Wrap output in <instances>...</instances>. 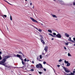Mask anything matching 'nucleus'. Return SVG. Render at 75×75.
Returning <instances> with one entry per match:
<instances>
[{
	"label": "nucleus",
	"instance_id": "1",
	"mask_svg": "<svg viewBox=\"0 0 75 75\" xmlns=\"http://www.w3.org/2000/svg\"><path fill=\"white\" fill-rule=\"evenodd\" d=\"M36 67L37 68H40V69L43 68L42 64L40 63H39L38 64H37Z\"/></svg>",
	"mask_w": 75,
	"mask_h": 75
},
{
	"label": "nucleus",
	"instance_id": "2",
	"mask_svg": "<svg viewBox=\"0 0 75 75\" xmlns=\"http://www.w3.org/2000/svg\"><path fill=\"white\" fill-rule=\"evenodd\" d=\"M6 59H4L2 60L0 62V64L1 65H5V64H4V62H6Z\"/></svg>",
	"mask_w": 75,
	"mask_h": 75
},
{
	"label": "nucleus",
	"instance_id": "3",
	"mask_svg": "<svg viewBox=\"0 0 75 75\" xmlns=\"http://www.w3.org/2000/svg\"><path fill=\"white\" fill-rule=\"evenodd\" d=\"M64 69L66 73H69V72H70V70H69L67 68H64Z\"/></svg>",
	"mask_w": 75,
	"mask_h": 75
},
{
	"label": "nucleus",
	"instance_id": "4",
	"mask_svg": "<svg viewBox=\"0 0 75 75\" xmlns=\"http://www.w3.org/2000/svg\"><path fill=\"white\" fill-rule=\"evenodd\" d=\"M56 37H57V38H61V37H62V36H61V34L59 33L56 35Z\"/></svg>",
	"mask_w": 75,
	"mask_h": 75
},
{
	"label": "nucleus",
	"instance_id": "5",
	"mask_svg": "<svg viewBox=\"0 0 75 75\" xmlns=\"http://www.w3.org/2000/svg\"><path fill=\"white\" fill-rule=\"evenodd\" d=\"M30 18L31 20L32 21H33V22H35V23H38V22L37 20H35L32 17H30Z\"/></svg>",
	"mask_w": 75,
	"mask_h": 75
},
{
	"label": "nucleus",
	"instance_id": "6",
	"mask_svg": "<svg viewBox=\"0 0 75 75\" xmlns=\"http://www.w3.org/2000/svg\"><path fill=\"white\" fill-rule=\"evenodd\" d=\"M75 71H73V73L71 72L70 74H68L67 75H75Z\"/></svg>",
	"mask_w": 75,
	"mask_h": 75
},
{
	"label": "nucleus",
	"instance_id": "7",
	"mask_svg": "<svg viewBox=\"0 0 75 75\" xmlns=\"http://www.w3.org/2000/svg\"><path fill=\"white\" fill-rule=\"evenodd\" d=\"M44 50H45V52H47V50H48V46H46L44 48Z\"/></svg>",
	"mask_w": 75,
	"mask_h": 75
},
{
	"label": "nucleus",
	"instance_id": "8",
	"mask_svg": "<svg viewBox=\"0 0 75 75\" xmlns=\"http://www.w3.org/2000/svg\"><path fill=\"white\" fill-rule=\"evenodd\" d=\"M51 15L53 18H57V16L55 15L51 14Z\"/></svg>",
	"mask_w": 75,
	"mask_h": 75
},
{
	"label": "nucleus",
	"instance_id": "9",
	"mask_svg": "<svg viewBox=\"0 0 75 75\" xmlns=\"http://www.w3.org/2000/svg\"><path fill=\"white\" fill-rule=\"evenodd\" d=\"M60 3L62 5H65V4L63 1L61 2H60Z\"/></svg>",
	"mask_w": 75,
	"mask_h": 75
},
{
	"label": "nucleus",
	"instance_id": "10",
	"mask_svg": "<svg viewBox=\"0 0 75 75\" xmlns=\"http://www.w3.org/2000/svg\"><path fill=\"white\" fill-rule=\"evenodd\" d=\"M65 35L67 37H69V35L67 33H65Z\"/></svg>",
	"mask_w": 75,
	"mask_h": 75
},
{
	"label": "nucleus",
	"instance_id": "11",
	"mask_svg": "<svg viewBox=\"0 0 75 75\" xmlns=\"http://www.w3.org/2000/svg\"><path fill=\"white\" fill-rule=\"evenodd\" d=\"M18 54H22L23 56H24V54L22 53V52H21L19 51L18 52Z\"/></svg>",
	"mask_w": 75,
	"mask_h": 75
},
{
	"label": "nucleus",
	"instance_id": "12",
	"mask_svg": "<svg viewBox=\"0 0 75 75\" xmlns=\"http://www.w3.org/2000/svg\"><path fill=\"white\" fill-rule=\"evenodd\" d=\"M10 56H6L5 57V59H8V58H10Z\"/></svg>",
	"mask_w": 75,
	"mask_h": 75
},
{
	"label": "nucleus",
	"instance_id": "13",
	"mask_svg": "<svg viewBox=\"0 0 75 75\" xmlns=\"http://www.w3.org/2000/svg\"><path fill=\"white\" fill-rule=\"evenodd\" d=\"M36 29L38 30L39 32H42V30L40 29H38L37 28H36Z\"/></svg>",
	"mask_w": 75,
	"mask_h": 75
},
{
	"label": "nucleus",
	"instance_id": "14",
	"mask_svg": "<svg viewBox=\"0 0 75 75\" xmlns=\"http://www.w3.org/2000/svg\"><path fill=\"white\" fill-rule=\"evenodd\" d=\"M41 42H42V43H43V44H45V42H44V40L41 39Z\"/></svg>",
	"mask_w": 75,
	"mask_h": 75
},
{
	"label": "nucleus",
	"instance_id": "15",
	"mask_svg": "<svg viewBox=\"0 0 75 75\" xmlns=\"http://www.w3.org/2000/svg\"><path fill=\"white\" fill-rule=\"evenodd\" d=\"M16 56L17 57H18V58H20V57H21V56L18 54H17Z\"/></svg>",
	"mask_w": 75,
	"mask_h": 75
},
{
	"label": "nucleus",
	"instance_id": "16",
	"mask_svg": "<svg viewBox=\"0 0 75 75\" xmlns=\"http://www.w3.org/2000/svg\"><path fill=\"white\" fill-rule=\"evenodd\" d=\"M48 31L49 32V33H52V30H48Z\"/></svg>",
	"mask_w": 75,
	"mask_h": 75
},
{
	"label": "nucleus",
	"instance_id": "17",
	"mask_svg": "<svg viewBox=\"0 0 75 75\" xmlns=\"http://www.w3.org/2000/svg\"><path fill=\"white\" fill-rule=\"evenodd\" d=\"M71 65V64L70 63H68L67 64V67H69V66H70V65Z\"/></svg>",
	"mask_w": 75,
	"mask_h": 75
},
{
	"label": "nucleus",
	"instance_id": "18",
	"mask_svg": "<svg viewBox=\"0 0 75 75\" xmlns=\"http://www.w3.org/2000/svg\"><path fill=\"white\" fill-rule=\"evenodd\" d=\"M69 63V62H68V61H66V60L64 61V63L65 64H67Z\"/></svg>",
	"mask_w": 75,
	"mask_h": 75
},
{
	"label": "nucleus",
	"instance_id": "19",
	"mask_svg": "<svg viewBox=\"0 0 75 75\" xmlns=\"http://www.w3.org/2000/svg\"><path fill=\"white\" fill-rule=\"evenodd\" d=\"M68 57H71V56H72L71 55V54H70V53H68Z\"/></svg>",
	"mask_w": 75,
	"mask_h": 75
},
{
	"label": "nucleus",
	"instance_id": "20",
	"mask_svg": "<svg viewBox=\"0 0 75 75\" xmlns=\"http://www.w3.org/2000/svg\"><path fill=\"white\" fill-rule=\"evenodd\" d=\"M68 40L69 41H71L72 40H71V37L69 38V39H68Z\"/></svg>",
	"mask_w": 75,
	"mask_h": 75
},
{
	"label": "nucleus",
	"instance_id": "21",
	"mask_svg": "<svg viewBox=\"0 0 75 75\" xmlns=\"http://www.w3.org/2000/svg\"><path fill=\"white\" fill-rule=\"evenodd\" d=\"M22 63L23 65H25V63H24V62L23 61H22Z\"/></svg>",
	"mask_w": 75,
	"mask_h": 75
},
{
	"label": "nucleus",
	"instance_id": "22",
	"mask_svg": "<svg viewBox=\"0 0 75 75\" xmlns=\"http://www.w3.org/2000/svg\"><path fill=\"white\" fill-rule=\"evenodd\" d=\"M6 1V2H7V3H8V4H10V5H11L12 6V4H10L9 3H8V2L7 1Z\"/></svg>",
	"mask_w": 75,
	"mask_h": 75
},
{
	"label": "nucleus",
	"instance_id": "23",
	"mask_svg": "<svg viewBox=\"0 0 75 75\" xmlns=\"http://www.w3.org/2000/svg\"><path fill=\"white\" fill-rule=\"evenodd\" d=\"M40 59H42V55H40Z\"/></svg>",
	"mask_w": 75,
	"mask_h": 75
},
{
	"label": "nucleus",
	"instance_id": "24",
	"mask_svg": "<svg viewBox=\"0 0 75 75\" xmlns=\"http://www.w3.org/2000/svg\"><path fill=\"white\" fill-rule=\"evenodd\" d=\"M53 34L54 35H56H56H56V33H53Z\"/></svg>",
	"mask_w": 75,
	"mask_h": 75
},
{
	"label": "nucleus",
	"instance_id": "25",
	"mask_svg": "<svg viewBox=\"0 0 75 75\" xmlns=\"http://www.w3.org/2000/svg\"><path fill=\"white\" fill-rule=\"evenodd\" d=\"M70 42H73V43H75V42H74V40H71Z\"/></svg>",
	"mask_w": 75,
	"mask_h": 75
},
{
	"label": "nucleus",
	"instance_id": "26",
	"mask_svg": "<svg viewBox=\"0 0 75 75\" xmlns=\"http://www.w3.org/2000/svg\"><path fill=\"white\" fill-rule=\"evenodd\" d=\"M48 34H49V35H51V36H52V34H51V33H49Z\"/></svg>",
	"mask_w": 75,
	"mask_h": 75
},
{
	"label": "nucleus",
	"instance_id": "27",
	"mask_svg": "<svg viewBox=\"0 0 75 75\" xmlns=\"http://www.w3.org/2000/svg\"><path fill=\"white\" fill-rule=\"evenodd\" d=\"M10 20H12V17H11V16H10Z\"/></svg>",
	"mask_w": 75,
	"mask_h": 75
},
{
	"label": "nucleus",
	"instance_id": "28",
	"mask_svg": "<svg viewBox=\"0 0 75 75\" xmlns=\"http://www.w3.org/2000/svg\"><path fill=\"white\" fill-rule=\"evenodd\" d=\"M62 61V60L61 59H60L59 60V62H61Z\"/></svg>",
	"mask_w": 75,
	"mask_h": 75
},
{
	"label": "nucleus",
	"instance_id": "29",
	"mask_svg": "<svg viewBox=\"0 0 75 75\" xmlns=\"http://www.w3.org/2000/svg\"><path fill=\"white\" fill-rule=\"evenodd\" d=\"M43 64H46V62L45 61L43 62Z\"/></svg>",
	"mask_w": 75,
	"mask_h": 75
},
{
	"label": "nucleus",
	"instance_id": "30",
	"mask_svg": "<svg viewBox=\"0 0 75 75\" xmlns=\"http://www.w3.org/2000/svg\"><path fill=\"white\" fill-rule=\"evenodd\" d=\"M24 61L25 62H27V59H26V58L25 59H24Z\"/></svg>",
	"mask_w": 75,
	"mask_h": 75
},
{
	"label": "nucleus",
	"instance_id": "31",
	"mask_svg": "<svg viewBox=\"0 0 75 75\" xmlns=\"http://www.w3.org/2000/svg\"><path fill=\"white\" fill-rule=\"evenodd\" d=\"M38 72H39V74H42V73L41 72L38 71Z\"/></svg>",
	"mask_w": 75,
	"mask_h": 75
},
{
	"label": "nucleus",
	"instance_id": "32",
	"mask_svg": "<svg viewBox=\"0 0 75 75\" xmlns=\"http://www.w3.org/2000/svg\"><path fill=\"white\" fill-rule=\"evenodd\" d=\"M2 58H1V57L0 55V60H1Z\"/></svg>",
	"mask_w": 75,
	"mask_h": 75
},
{
	"label": "nucleus",
	"instance_id": "33",
	"mask_svg": "<svg viewBox=\"0 0 75 75\" xmlns=\"http://www.w3.org/2000/svg\"><path fill=\"white\" fill-rule=\"evenodd\" d=\"M3 16H4V17H7V16L6 15H4Z\"/></svg>",
	"mask_w": 75,
	"mask_h": 75
},
{
	"label": "nucleus",
	"instance_id": "34",
	"mask_svg": "<svg viewBox=\"0 0 75 75\" xmlns=\"http://www.w3.org/2000/svg\"><path fill=\"white\" fill-rule=\"evenodd\" d=\"M65 44L66 45H68V43H65Z\"/></svg>",
	"mask_w": 75,
	"mask_h": 75
},
{
	"label": "nucleus",
	"instance_id": "35",
	"mask_svg": "<svg viewBox=\"0 0 75 75\" xmlns=\"http://www.w3.org/2000/svg\"><path fill=\"white\" fill-rule=\"evenodd\" d=\"M64 49L65 50H67V48H66V47H64Z\"/></svg>",
	"mask_w": 75,
	"mask_h": 75
},
{
	"label": "nucleus",
	"instance_id": "36",
	"mask_svg": "<svg viewBox=\"0 0 75 75\" xmlns=\"http://www.w3.org/2000/svg\"><path fill=\"white\" fill-rule=\"evenodd\" d=\"M73 3L74 6H75V2H73Z\"/></svg>",
	"mask_w": 75,
	"mask_h": 75
},
{
	"label": "nucleus",
	"instance_id": "37",
	"mask_svg": "<svg viewBox=\"0 0 75 75\" xmlns=\"http://www.w3.org/2000/svg\"><path fill=\"white\" fill-rule=\"evenodd\" d=\"M34 70L33 69H32L31 70V71H34Z\"/></svg>",
	"mask_w": 75,
	"mask_h": 75
},
{
	"label": "nucleus",
	"instance_id": "38",
	"mask_svg": "<svg viewBox=\"0 0 75 75\" xmlns=\"http://www.w3.org/2000/svg\"><path fill=\"white\" fill-rule=\"evenodd\" d=\"M59 1H60V2H62V0H59Z\"/></svg>",
	"mask_w": 75,
	"mask_h": 75
},
{
	"label": "nucleus",
	"instance_id": "39",
	"mask_svg": "<svg viewBox=\"0 0 75 75\" xmlns=\"http://www.w3.org/2000/svg\"><path fill=\"white\" fill-rule=\"evenodd\" d=\"M37 60H38L39 59V58H38V57H37Z\"/></svg>",
	"mask_w": 75,
	"mask_h": 75
},
{
	"label": "nucleus",
	"instance_id": "40",
	"mask_svg": "<svg viewBox=\"0 0 75 75\" xmlns=\"http://www.w3.org/2000/svg\"><path fill=\"white\" fill-rule=\"evenodd\" d=\"M73 40H74V41H75V38H73Z\"/></svg>",
	"mask_w": 75,
	"mask_h": 75
},
{
	"label": "nucleus",
	"instance_id": "41",
	"mask_svg": "<svg viewBox=\"0 0 75 75\" xmlns=\"http://www.w3.org/2000/svg\"><path fill=\"white\" fill-rule=\"evenodd\" d=\"M57 67H60V65H57Z\"/></svg>",
	"mask_w": 75,
	"mask_h": 75
},
{
	"label": "nucleus",
	"instance_id": "42",
	"mask_svg": "<svg viewBox=\"0 0 75 75\" xmlns=\"http://www.w3.org/2000/svg\"><path fill=\"white\" fill-rule=\"evenodd\" d=\"M43 69L44 71H46V69Z\"/></svg>",
	"mask_w": 75,
	"mask_h": 75
},
{
	"label": "nucleus",
	"instance_id": "43",
	"mask_svg": "<svg viewBox=\"0 0 75 75\" xmlns=\"http://www.w3.org/2000/svg\"><path fill=\"white\" fill-rule=\"evenodd\" d=\"M30 5L31 6H32V3H30Z\"/></svg>",
	"mask_w": 75,
	"mask_h": 75
},
{
	"label": "nucleus",
	"instance_id": "44",
	"mask_svg": "<svg viewBox=\"0 0 75 75\" xmlns=\"http://www.w3.org/2000/svg\"><path fill=\"white\" fill-rule=\"evenodd\" d=\"M38 61H41V60H40V59Z\"/></svg>",
	"mask_w": 75,
	"mask_h": 75
},
{
	"label": "nucleus",
	"instance_id": "45",
	"mask_svg": "<svg viewBox=\"0 0 75 75\" xmlns=\"http://www.w3.org/2000/svg\"><path fill=\"white\" fill-rule=\"evenodd\" d=\"M32 63H33V64H34V61H32Z\"/></svg>",
	"mask_w": 75,
	"mask_h": 75
},
{
	"label": "nucleus",
	"instance_id": "46",
	"mask_svg": "<svg viewBox=\"0 0 75 75\" xmlns=\"http://www.w3.org/2000/svg\"><path fill=\"white\" fill-rule=\"evenodd\" d=\"M55 20H57V21H58V19H55Z\"/></svg>",
	"mask_w": 75,
	"mask_h": 75
},
{
	"label": "nucleus",
	"instance_id": "47",
	"mask_svg": "<svg viewBox=\"0 0 75 75\" xmlns=\"http://www.w3.org/2000/svg\"><path fill=\"white\" fill-rule=\"evenodd\" d=\"M52 37H55L54 36V35H52Z\"/></svg>",
	"mask_w": 75,
	"mask_h": 75
},
{
	"label": "nucleus",
	"instance_id": "48",
	"mask_svg": "<svg viewBox=\"0 0 75 75\" xmlns=\"http://www.w3.org/2000/svg\"><path fill=\"white\" fill-rule=\"evenodd\" d=\"M52 40H54V38H52Z\"/></svg>",
	"mask_w": 75,
	"mask_h": 75
},
{
	"label": "nucleus",
	"instance_id": "49",
	"mask_svg": "<svg viewBox=\"0 0 75 75\" xmlns=\"http://www.w3.org/2000/svg\"><path fill=\"white\" fill-rule=\"evenodd\" d=\"M1 53H2L1 52H0V54H1Z\"/></svg>",
	"mask_w": 75,
	"mask_h": 75
},
{
	"label": "nucleus",
	"instance_id": "50",
	"mask_svg": "<svg viewBox=\"0 0 75 75\" xmlns=\"http://www.w3.org/2000/svg\"><path fill=\"white\" fill-rule=\"evenodd\" d=\"M34 6H33V7H32V8H34Z\"/></svg>",
	"mask_w": 75,
	"mask_h": 75
},
{
	"label": "nucleus",
	"instance_id": "51",
	"mask_svg": "<svg viewBox=\"0 0 75 75\" xmlns=\"http://www.w3.org/2000/svg\"><path fill=\"white\" fill-rule=\"evenodd\" d=\"M27 61H28H28H29V59H28V60H27Z\"/></svg>",
	"mask_w": 75,
	"mask_h": 75
},
{
	"label": "nucleus",
	"instance_id": "52",
	"mask_svg": "<svg viewBox=\"0 0 75 75\" xmlns=\"http://www.w3.org/2000/svg\"><path fill=\"white\" fill-rule=\"evenodd\" d=\"M20 59H21V60L22 61H23V60H22L21 59V58H20Z\"/></svg>",
	"mask_w": 75,
	"mask_h": 75
},
{
	"label": "nucleus",
	"instance_id": "53",
	"mask_svg": "<svg viewBox=\"0 0 75 75\" xmlns=\"http://www.w3.org/2000/svg\"><path fill=\"white\" fill-rule=\"evenodd\" d=\"M41 24L42 25H43V24H42V23H41Z\"/></svg>",
	"mask_w": 75,
	"mask_h": 75
},
{
	"label": "nucleus",
	"instance_id": "54",
	"mask_svg": "<svg viewBox=\"0 0 75 75\" xmlns=\"http://www.w3.org/2000/svg\"><path fill=\"white\" fill-rule=\"evenodd\" d=\"M2 17H3L4 18V16H2Z\"/></svg>",
	"mask_w": 75,
	"mask_h": 75
},
{
	"label": "nucleus",
	"instance_id": "55",
	"mask_svg": "<svg viewBox=\"0 0 75 75\" xmlns=\"http://www.w3.org/2000/svg\"><path fill=\"white\" fill-rule=\"evenodd\" d=\"M53 1H55V0H53Z\"/></svg>",
	"mask_w": 75,
	"mask_h": 75
},
{
	"label": "nucleus",
	"instance_id": "56",
	"mask_svg": "<svg viewBox=\"0 0 75 75\" xmlns=\"http://www.w3.org/2000/svg\"><path fill=\"white\" fill-rule=\"evenodd\" d=\"M46 57H48V56L46 55Z\"/></svg>",
	"mask_w": 75,
	"mask_h": 75
},
{
	"label": "nucleus",
	"instance_id": "57",
	"mask_svg": "<svg viewBox=\"0 0 75 75\" xmlns=\"http://www.w3.org/2000/svg\"><path fill=\"white\" fill-rule=\"evenodd\" d=\"M25 1H27V0H25Z\"/></svg>",
	"mask_w": 75,
	"mask_h": 75
},
{
	"label": "nucleus",
	"instance_id": "58",
	"mask_svg": "<svg viewBox=\"0 0 75 75\" xmlns=\"http://www.w3.org/2000/svg\"><path fill=\"white\" fill-rule=\"evenodd\" d=\"M69 43H70V44H71V42H69Z\"/></svg>",
	"mask_w": 75,
	"mask_h": 75
},
{
	"label": "nucleus",
	"instance_id": "59",
	"mask_svg": "<svg viewBox=\"0 0 75 75\" xmlns=\"http://www.w3.org/2000/svg\"><path fill=\"white\" fill-rule=\"evenodd\" d=\"M54 72H55V71L54 70Z\"/></svg>",
	"mask_w": 75,
	"mask_h": 75
},
{
	"label": "nucleus",
	"instance_id": "60",
	"mask_svg": "<svg viewBox=\"0 0 75 75\" xmlns=\"http://www.w3.org/2000/svg\"><path fill=\"white\" fill-rule=\"evenodd\" d=\"M29 75H31V74H29Z\"/></svg>",
	"mask_w": 75,
	"mask_h": 75
},
{
	"label": "nucleus",
	"instance_id": "61",
	"mask_svg": "<svg viewBox=\"0 0 75 75\" xmlns=\"http://www.w3.org/2000/svg\"><path fill=\"white\" fill-rule=\"evenodd\" d=\"M7 29H8V28H7Z\"/></svg>",
	"mask_w": 75,
	"mask_h": 75
},
{
	"label": "nucleus",
	"instance_id": "62",
	"mask_svg": "<svg viewBox=\"0 0 75 75\" xmlns=\"http://www.w3.org/2000/svg\"><path fill=\"white\" fill-rule=\"evenodd\" d=\"M42 22V21H41Z\"/></svg>",
	"mask_w": 75,
	"mask_h": 75
}]
</instances>
